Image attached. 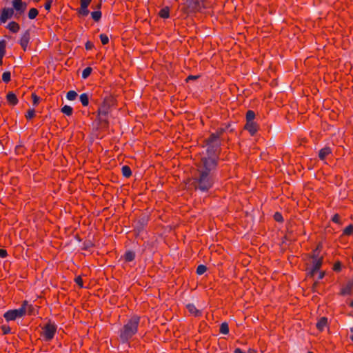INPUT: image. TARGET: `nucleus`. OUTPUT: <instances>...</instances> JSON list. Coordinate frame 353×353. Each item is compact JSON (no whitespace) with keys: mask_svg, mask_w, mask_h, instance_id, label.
<instances>
[{"mask_svg":"<svg viewBox=\"0 0 353 353\" xmlns=\"http://www.w3.org/2000/svg\"><path fill=\"white\" fill-rule=\"evenodd\" d=\"M216 157L208 155L202 159L198 172L193 179V184L196 190L201 192L208 191L213 185L212 170L216 168Z\"/></svg>","mask_w":353,"mask_h":353,"instance_id":"nucleus-1","label":"nucleus"},{"mask_svg":"<svg viewBox=\"0 0 353 353\" xmlns=\"http://www.w3.org/2000/svg\"><path fill=\"white\" fill-rule=\"evenodd\" d=\"M140 318L138 316H132L120 330L119 337L122 343H128L137 334Z\"/></svg>","mask_w":353,"mask_h":353,"instance_id":"nucleus-2","label":"nucleus"},{"mask_svg":"<svg viewBox=\"0 0 353 353\" xmlns=\"http://www.w3.org/2000/svg\"><path fill=\"white\" fill-rule=\"evenodd\" d=\"M225 128H220L217 130L216 133H213L210 135L209 139L207 140V154L208 155H212L217 157V153L221 145L220 136L225 131Z\"/></svg>","mask_w":353,"mask_h":353,"instance_id":"nucleus-3","label":"nucleus"},{"mask_svg":"<svg viewBox=\"0 0 353 353\" xmlns=\"http://www.w3.org/2000/svg\"><path fill=\"white\" fill-rule=\"evenodd\" d=\"M32 306L28 305V301H24L19 309L10 310L7 311L4 314L3 317L7 321H14L18 318L23 316L27 311L28 307Z\"/></svg>","mask_w":353,"mask_h":353,"instance_id":"nucleus-4","label":"nucleus"},{"mask_svg":"<svg viewBox=\"0 0 353 353\" xmlns=\"http://www.w3.org/2000/svg\"><path fill=\"white\" fill-rule=\"evenodd\" d=\"M57 326L54 323L48 321L43 327L41 336L46 341H51L57 332Z\"/></svg>","mask_w":353,"mask_h":353,"instance_id":"nucleus-5","label":"nucleus"},{"mask_svg":"<svg viewBox=\"0 0 353 353\" xmlns=\"http://www.w3.org/2000/svg\"><path fill=\"white\" fill-rule=\"evenodd\" d=\"M319 246H318L314 251L312 255V270L310 272L311 275H314L320 269L322 263L323 257L319 256Z\"/></svg>","mask_w":353,"mask_h":353,"instance_id":"nucleus-6","label":"nucleus"},{"mask_svg":"<svg viewBox=\"0 0 353 353\" xmlns=\"http://www.w3.org/2000/svg\"><path fill=\"white\" fill-rule=\"evenodd\" d=\"M14 14V10L10 8H4L0 16V22L4 23L6 21L10 19Z\"/></svg>","mask_w":353,"mask_h":353,"instance_id":"nucleus-7","label":"nucleus"},{"mask_svg":"<svg viewBox=\"0 0 353 353\" xmlns=\"http://www.w3.org/2000/svg\"><path fill=\"white\" fill-rule=\"evenodd\" d=\"M352 288H353V279L348 281L347 284L341 288V294L343 295V296L351 294Z\"/></svg>","mask_w":353,"mask_h":353,"instance_id":"nucleus-8","label":"nucleus"},{"mask_svg":"<svg viewBox=\"0 0 353 353\" xmlns=\"http://www.w3.org/2000/svg\"><path fill=\"white\" fill-rule=\"evenodd\" d=\"M12 5L17 11L22 13L26 8V4L23 3L21 0H14L12 1Z\"/></svg>","mask_w":353,"mask_h":353,"instance_id":"nucleus-9","label":"nucleus"},{"mask_svg":"<svg viewBox=\"0 0 353 353\" xmlns=\"http://www.w3.org/2000/svg\"><path fill=\"white\" fill-rule=\"evenodd\" d=\"M30 41V33L26 31L21 37L20 45L24 50H26Z\"/></svg>","mask_w":353,"mask_h":353,"instance_id":"nucleus-10","label":"nucleus"},{"mask_svg":"<svg viewBox=\"0 0 353 353\" xmlns=\"http://www.w3.org/2000/svg\"><path fill=\"white\" fill-rule=\"evenodd\" d=\"M245 128L251 135H254L258 130V125L254 121L247 122Z\"/></svg>","mask_w":353,"mask_h":353,"instance_id":"nucleus-11","label":"nucleus"},{"mask_svg":"<svg viewBox=\"0 0 353 353\" xmlns=\"http://www.w3.org/2000/svg\"><path fill=\"white\" fill-rule=\"evenodd\" d=\"M186 307L188 312L194 316H199L201 315V311L198 310L194 304H188Z\"/></svg>","mask_w":353,"mask_h":353,"instance_id":"nucleus-12","label":"nucleus"},{"mask_svg":"<svg viewBox=\"0 0 353 353\" xmlns=\"http://www.w3.org/2000/svg\"><path fill=\"white\" fill-rule=\"evenodd\" d=\"M327 325V319L326 317H321L316 323V328L322 332Z\"/></svg>","mask_w":353,"mask_h":353,"instance_id":"nucleus-13","label":"nucleus"},{"mask_svg":"<svg viewBox=\"0 0 353 353\" xmlns=\"http://www.w3.org/2000/svg\"><path fill=\"white\" fill-rule=\"evenodd\" d=\"M331 153V149L328 147L322 148L319 153V157L321 160H324Z\"/></svg>","mask_w":353,"mask_h":353,"instance_id":"nucleus-14","label":"nucleus"},{"mask_svg":"<svg viewBox=\"0 0 353 353\" xmlns=\"http://www.w3.org/2000/svg\"><path fill=\"white\" fill-rule=\"evenodd\" d=\"M7 28L12 32L16 33L19 30V25L14 21H12L8 24Z\"/></svg>","mask_w":353,"mask_h":353,"instance_id":"nucleus-15","label":"nucleus"},{"mask_svg":"<svg viewBox=\"0 0 353 353\" xmlns=\"http://www.w3.org/2000/svg\"><path fill=\"white\" fill-rule=\"evenodd\" d=\"M7 100L11 105H16L18 102L16 95L12 92H10L7 94Z\"/></svg>","mask_w":353,"mask_h":353,"instance_id":"nucleus-16","label":"nucleus"},{"mask_svg":"<svg viewBox=\"0 0 353 353\" xmlns=\"http://www.w3.org/2000/svg\"><path fill=\"white\" fill-rule=\"evenodd\" d=\"M79 100L83 106H87L89 103V95L87 93H83L80 95Z\"/></svg>","mask_w":353,"mask_h":353,"instance_id":"nucleus-17","label":"nucleus"},{"mask_svg":"<svg viewBox=\"0 0 353 353\" xmlns=\"http://www.w3.org/2000/svg\"><path fill=\"white\" fill-rule=\"evenodd\" d=\"M159 16L163 19H168L170 17V10L168 7L162 8L159 11Z\"/></svg>","mask_w":353,"mask_h":353,"instance_id":"nucleus-18","label":"nucleus"},{"mask_svg":"<svg viewBox=\"0 0 353 353\" xmlns=\"http://www.w3.org/2000/svg\"><path fill=\"white\" fill-rule=\"evenodd\" d=\"M134 258H135V254H134V252H133L132 251H128L124 254V259H125V261L130 262V261H133L134 259Z\"/></svg>","mask_w":353,"mask_h":353,"instance_id":"nucleus-19","label":"nucleus"},{"mask_svg":"<svg viewBox=\"0 0 353 353\" xmlns=\"http://www.w3.org/2000/svg\"><path fill=\"white\" fill-rule=\"evenodd\" d=\"M72 108L67 105L61 108V112L67 116H70L72 114Z\"/></svg>","mask_w":353,"mask_h":353,"instance_id":"nucleus-20","label":"nucleus"},{"mask_svg":"<svg viewBox=\"0 0 353 353\" xmlns=\"http://www.w3.org/2000/svg\"><path fill=\"white\" fill-rule=\"evenodd\" d=\"M255 118V113L252 110H248L246 113V121L247 122L254 121Z\"/></svg>","mask_w":353,"mask_h":353,"instance_id":"nucleus-21","label":"nucleus"},{"mask_svg":"<svg viewBox=\"0 0 353 353\" xmlns=\"http://www.w3.org/2000/svg\"><path fill=\"white\" fill-rule=\"evenodd\" d=\"M122 174L125 177L130 176L132 174V172H131L130 167H128L127 165L123 166L122 167Z\"/></svg>","mask_w":353,"mask_h":353,"instance_id":"nucleus-22","label":"nucleus"},{"mask_svg":"<svg viewBox=\"0 0 353 353\" xmlns=\"http://www.w3.org/2000/svg\"><path fill=\"white\" fill-rule=\"evenodd\" d=\"M92 71V68H90V67H87V68H85L83 70V72H82V78H83V79H87V78L90 75V74H91Z\"/></svg>","mask_w":353,"mask_h":353,"instance_id":"nucleus-23","label":"nucleus"},{"mask_svg":"<svg viewBox=\"0 0 353 353\" xmlns=\"http://www.w3.org/2000/svg\"><path fill=\"white\" fill-rule=\"evenodd\" d=\"M220 332L227 334L229 332V327L227 323H223L220 326Z\"/></svg>","mask_w":353,"mask_h":353,"instance_id":"nucleus-24","label":"nucleus"},{"mask_svg":"<svg viewBox=\"0 0 353 353\" xmlns=\"http://www.w3.org/2000/svg\"><path fill=\"white\" fill-rule=\"evenodd\" d=\"M77 97V93L74 90H70L67 93L66 98L69 101H73Z\"/></svg>","mask_w":353,"mask_h":353,"instance_id":"nucleus-25","label":"nucleus"},{"mask_svg":"<svg viewBox=\"0 0 353 353\" xmlns=\"http://www.w3.org/2000/svg\"><path fill=\"white\" fill-rule=\"evenodd\" d=\"M38 14V10L36 8H31L28 12V17L34 19Z\"/></svg>","mask_w":353,"mask_h":353,"instance_id":"nucleus-26","label":"nucleus"},{"mask_svg":"<svg viewBox=\"0 0 353 353\" xmlns=\"http://www.w3.org/2000/svg\"><path fill=\"white\" fill-rule=\"evenodd\" d=\"M91 16L95 21H98L101 17V12L100 11H94L91 13Z\"/></svg>","mask_w":353,"mask_h":353,"instance_id":"nucleus-27","label":"nucleus"},{"mask_svg":"<svg viewBox=\"0 0 353 353\" xmlns=\"http://www.w3.org/2000/svg\"><path fill=\"white\" fill-rule=\"evenodd\" d=\"M352 232H353V225H349L343 231V234L344 235H350L352 234Z\"/></svg>","mask_w":353,"mask_h":353,"instance_id":"nucleus-28","label":"nucleus"},{"mask_svg":"<svg viewBox=\"0 0 353 353\" xmlns=\"http://www.w3.org/2000/svg\"><path fill=\"white\" fill-rule=\"evenodd\" d=\"M207 270V268L204 265H199L196 268V273L199 275L204 274Z\"/></svg>","mask_w":353,"mask_h":353,"instance_id":"nucleus-29","label":"nucleus"},{"mask_svg":"<svg viewBox=\"0 0 353 353\" xmlns=\"http://www.w3.org/2000/svg\"><path fill=\"white\" fill-rule=\"evenodd\" d=\"M2 80L5 83H8L10 81V72H4L2 74Z\"/></svg>","mask_w":353,"mask_h":353,"instance_id":"nucleus-30","label":"nucleus"},{"mask_svg":"<svg viewBox=\"0 0 353 353\" xmlns=\"http://www.w3.org/2000/svg\"><path fill=\"white\" fill-rule=\"evenodd\" d=\"M35 115V111L34 109H30L28 110L26 117L27 119H32Z\"/></svg>","mask_w":353,"mask_h":353,"instance_id":"nucleus-31","label":"nucleus"},{"mask_svg":"<svg viewBox=\"0 0 353 353\" xmlns=\"http://www.w3.org/2000/svg\"><path fill=\"white\" fill-rule=\"evenodd\" d=\"M100 39L102 44L105 45L109 42L108 37L105 34H100Z\"/></svg>","mask_w":353,"mask_h":353,"instance_id":"nucleus-32","label":"nucleus"},{"mask_svg":"<svg viewBox=\"0 0 353 353\" xmlns=\"http://www.w3.org/2000/svg\"><path fill=\"white\" fill-rule=\"evenodd\" d=\"M6 43L4 41H0V55L4 56L5 54Z\"/></svg>","mask_w":353,"mask_h":353,"instance_id":"nucleus-33","label":"nucleus"},{"mask_svg":"<svg viewBox=\"0 0 353 353\" xmlns=\"http://www.w3.org/2000/svg\"><path fill=\"white\" fill-rule=\"evenodd\" d=\"M91 0H81V7L83 8H88L90 5Z\"/></svg>","mask_w":353,"mask_h":353,"instance_id":"nucleus-34","label":"nucleus"},{"mask_svg":"<svg viewBox=\"0 0 353 353\" xmlns=\"http://www.w3.org/2000/svg\"><path fill=\"white\" fill-rule=\"evenodd\" d=\"M79 13L82 16H87L89 13V10L88 8H83V7H81L79 10Z\"/></svg>","mask_w":353,"mask_h":353,"instance_id":"nucleus-35","label":"nucleus"},{"mask_svg":"<svg viewBox=\"0 0 353 353\" xmlns=\"http://www.w3.org/2000/svg\"><path fill=\"white\" fill-rule=\"evenodd\" d=\"M1 330L3 331V333L4 334H9L10 332V328L9 326H7V325H2L1 326Z\"/></svg>","mask_w":353,"mask_h":353,"instance_id":"nucleus-36","label":"nucleus"},{"mask_svg":"<svg viewBox=\"0 0 353 353\" xmlns=\"http://www.w3.org/2000/svg\"><path fill=\"white\" fill-rule=\"evenodd\" d=\"M32 97L33 104L34 105H37L39 102L40 98L34 94H32Z\"/></svg>","mask_w":353,"mask_h":353,"instance_id":"nucleus-37","label":"nucleus"},{"mask_svg":"<svg viewBox=\"0 0 353 353\" xmlns=\"http://www.w3.org/2000/svg\"><path fill=\"white\" fill-rule=\"evenodd\" d=\"M75 282L76 283L79 285V287L81 288H83V280L81 279V276H77L76 279H75Z\"/></svg>","mask_w":353,"mask_h":353,"instance_id":"nucleus-38","label":"nucleus"},{"mask_svg":"<svg viewBox=\"0 0 353 353\" xmlns=\"http://www.w3.org/2000/svg\"><path fill=\"white\" fill-rule=\"evenodd\" d=\"M274 219L278 222L282 221H283L282 215L279 212L275 213Z\"/></svg>","mask_w":353,"mask_h":353,"instance_id":"nucleus-39","label":"nucleus"},{"mask_svg":"<svg viewBox=\"0 0 353 353\" xmlns=\"http://www.w3.org/2000/svg\"><path fill=\"white\" fill-rule=\"evenodd\" d=\"M52 0H48L44 7H45V9L47 10H50V8H51V5H52Z\"/></svg>","mask_w":353,"mask_h":353,"instance_id":"nucleus-40","label":"nucleus"},{"mask_svg":"<svg viewBox=\"0 0 353 353\" xmlns=\"http://www.w3.org/2000/svg\"><path fill=\"white\" fill-rule=\"evenodd\" d=\"M8 255L7 251L4 249H0V257L5 258Z\"/></svg>","mask_w":353,"mask_h":353,"instance_id":"nucleus-41","label":"nucleus"},{"mask_svg":"<svg viewBox=\"0 0 353 353\" xmlns=\"http://www.w3.org/2000/svg\"><path fill=\"white\" fill-rule=\"evenodd\" d=\"M94 47V44L91 41H87L85 43L86 50H91Z\"/></svg>","mask_w":353,"mask_h":353,"instance_id":"nucleus-42","label":"nucleus"},{"mask_svg":"<svg viewBox=\"0 0 353 353\" xmlns=\"http://www.w3.org/2000/svg\"><path fill=\"white\" fill-rule=\"evenodd\" d=\"M332 221L336 223H340V216L338 214H335L332 217Z\"/></svg>","mask_w":353,"mask_h":353,"instance_id":"nucleus-43","label":"nucleus"},{"mask_svg":"<svg viewBox=\"0 0 353 353\" xmlns=\"http://www.w3.org/2000/svg\"><path fill=\"white\" fill-rule=\"evenodd\" d=\"M335 271H339L341 270V264L339 263H335L334 266Z\"/></svg>","mask_w":353,"mask_h":353,"instance_id":"nucleus-44","label":"nucleus"},{"mask_svg":"<svg viewBox=\"0 0 353 353\" xmlns=\"http://www.w3.org/2000/svg\"><path fill=\"white\" fill-rule=\"evenodd\" d=\"M234 353H245V352H243L240 348H236V349H235Z\"/></svg>","mask_w":353,"mask_h":353,"instance_id":"nucleus-45","label":"nucleus"},{"mask_svg":"<svg viewBox=\"0 0 353 353\" xmlns=\"http://www.w3.org/2000/svg\"><path fill=\"white\" fill-rule=\"evenodd\" d=\"M196 78H197V77H196V76L190 75V76L187 78V81L190 80V79H196Z\"/></svg>","mask_w":353,"mask_h":353,"instance_id":"nucleus-46","label":"nucleus"},{"mask_svg":"<svg viewBox=\"0 0 353 353\" xmlns=\"http://www.w3.org/2000/svg\"><path fill=\"white\" fill-rule=\"evenodd\" d=\"M324 274H325V273L323 272H319V279H322L323 278V276H324Z\"/></svg>","mask_w":353,"mask_h":353,"instance_id":"nucleus-47","label":"nucleus"},{"mask_svg":"<svg viewBox=\"0 0 353 353\" xmlns=\"http://www.w3.org/2000/svg\"><path fill=\"white\" fill-rule=\"evenodd\" d=\"M350 339L353 341V327L350 328Z\"/></svg>","mask_w":353,"mask_h":353,"instance_id":"nucleus-48","label":"nucleus"},{"mask_svg":"<svg viewBox=\"0 0 353 353\" xmlns=\"http://www.w3.org/2000/svg\"><path fill=\"white\" fill-rule=\"evenodd\" d=\"M3 55H0V65H2V63H3Z\"/></svg>","mask_w":353,"mask_h":353,"instance_id":"nucleus-49","label":"nucleus"},{"mask_svg":"<svg viewBox=\"0 0 353 353\" xmlns=\"http://www.w3.org/2000/svg\"><path fill=\"white\" fill-rule=\"evenodd\" d=\"M350 306H351L352 307H353V300H352V301H351V303H350Z\"/></svg>","mask_w":353,"mask_h":353,"instance_id":"nucleus-50","label":"nucleus"},{"mask_svg":"<svg viewBox=\"0 0 353 353\" xmlns=\"http://www.w3.org/2000/svg\"><path fill=\"white\" fill-rule=\"evenodd\" d=\"M34 1H36V2H38V1H39L40 0H34Z\"/></svg>","mask_w":353,"mask_h":353,"instance_id":"nucleus-51","label":"nucleus"},{"mask_svg":"<svg viewBox=\"0 0 353 353\" xmlns=\"http://www.w3.org/2000/svg\"><path fill=\"white\" fill-rule=\"evenodd\" d=\"M307 353H313V352H308Z\"/></svg>","mask_w":353,"mask_h":353,"instance_id":"nucleus-52","label":"nucleus"}]
</instances>
